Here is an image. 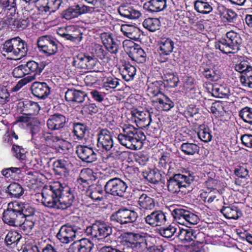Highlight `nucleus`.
<instances>
[{
	"label": "nucleus",
	"instance_id": "27",
	"mask_svg": "<svg viewBox=\"0 0 252 252\" xmlns=\"http://www.w3.org/2000/svg\"><path fill=\"white\" fill-rule=\"evenodd\" d=\"M101 180H98L95 186H91L87 190V195L94 201H100L103 199V190Z\"/></svg>",
	"mask_w": 252,
	"mask_h": 252
},
{
	"label": "nucleus",
	"instance_id": "9",
	"mask_svg": "<svg viewBox=\"0 0 252 252\" xmlns=\"http://www.w3.org/2000/svg\"><path fill=\"white\" fill-rule=\"evenodd\" d=\"M138 217V214L135 211L123 208L113 213L111 215L110 220L121 225H125L134 222Z\"/></svg>",
	"mask_w": 252,
	"mask_h": 252
},
{
	"label": "nucleus",
	"instance_id": "1",
	"mask_svg": "<svg viewBox=\"0 0 252 252\" xmlns=\"http://www.w3.org/2000/svg\"><path fill=\"white\" fill-rule=\"evenodd\" d=\"M44 197L48 207L65 210L72 205L75 199L74 190L68 186L56 182L44 190Z\"/></svg>",
	"mask_w": 252,
	"mask_h": 252
},
{
	"label": "nucleus",
	"instance_id": "35",
	"mask_svg": "<svg viewBox=\"0 0 252 252\" xmlns=\"http://www.w3.org/2000/svg\"><path fill=\"white\" fill-rule=\"evenodd\" d=\"M188 210L184 208H176L172 212L173 218L177 222L182 225H186L187 220Z\"/></svg>",
	"mask_w": 252,
	"mask_h": 252
},
{
	"label": "nucleus",
	"instance_id": "64",
	"mask_svg": "<svg viewBox=\"0 0 252 252\" xmlns=\"http://www.w3.org/2000/svg\"><path fill=\"white\" fill-rule=\"evenodd\" d=\"M81 111L86 114L93 115L97 112L98 109L95 104L89 103L84 105Z\"/></svg>",
	"mask_w": 252,
	"mask_h": 252
},
{
	"label": "nucleus",
	"instance_id": "62",
	"mask_svg": "<svg viewBox=\"0 0 252 252\" xmlns=\"http://www.w3.org/2000/svg\"><path fill=\"white\" fill-rule=\"evenodd\" d=\"M171 162L172 159L171 158V154L169 153L166 152L162 154L159 158L158 164L160 167L165 169Z\"/></svg>",
	"mask_w": 252,
	"mask_h": 252
},
{
	"label": "nucleus",
	"instance_id": "46",
	"mask_svg": "<svg viewBox=\"0 0 252 252\" xmlns=\"http://www.w3.org/2000/svg\"><path fill=\"white\" fill-rule=\"evenodd\" d=\"M39 240H34L32 243V252H57L56 250L50 245H47L46 247L42 248Z\"/></svg>",
	"mask_w": 252,
	"mask_h": 252
},
{
	"label": "nucleus",
	"instance_id": "43",
	"mask_svg": "<svg viewBox=\"0 0 252 252\" xmlns=\"http://www.w3.org/2000/svg\"><path fill=\"white\" fill-rule=\"evenodd\" d=\"M161 95V97L157 98L155 101L158 103L164 111H169L174 106V103L168 97Z\"/></svg>",
	"mask_w": 252,
	"mask_h": 252
},
{
	"label": "nucleus",
	"instance_id": "63",
	"mask_svg": "<svg viewBox=\"0 0 252 252\" xmlns=\"http://www.w3.org/2000/svg\"><path fill=\"white\" fill-rule=\"evenodd\" d=\"M45 65L43 63H38L32 61V73H34L32 75V81L40 75Z\"/></svg>",
	"mask_w": 252,
	"mask_h": 252
},
{
	"label": "nucleus",
	"instance_id": "54",
	"mask_svg": "<svg viewBox=\"0 0 252 252\" xmlns=\"http://www.w3.org/2000/svg\"><path fill=\"white\" fill-rule=\"evenodd\" d=\"M240 79L244 86L252 88V66L245 75H241Z\"/></svg>",
	"mask_w": 252,
	"mask_h": 252
},
{
	"label": "nucleus",
	"instance_id": "60",
	"mask_svg": "<svg viewBox=\"0 0 252 252\" xmlns=\"http://www.w3.org/2000/svg\"><path fill=\"white\" fill-rule=\"evenodd\" d=\"M17 6L11 7L9 9L4 10L6 14L4 22L6 24L9 23V21L16 19L18 17V13L16 12Z\"/></svg>",
	"mask_w": 252,
	"mask_h": 252
},
{
	"label": "nucleus",
	"instance_id": "57",
	"mask_svg": "<svg viewBox=\"0 0 252 252\" xmlns=\"http://www.w3.org/2000/svg\"><path fill=\"white\" fill-rule=\"evenodd\" d=\"M103 87L106 90L115 89L119 85V80L116 78L107 77L103 80Z\"/></svg>",
	"mask_w": 252,
	"mask_h": 252
},
{
	"label": "nucleus",
	"instance_id": "34",
	"mask_svg": "<svg viewBox=\"0 0 252 252\" xmlns=\"http://www.w3.org/2000/svg\"><path fill=\"white\" fill-rule=\"evenodd\" d=\"M180 149L186 155L193 156L199 153L200 147L195 143L187 142L181 144Z\"/></svg>",
	"mask_w": 252,
	"mask_h": 252
},
{
	"label": "nucleus",
	"instance_id": "11",
	"mask_svg": "<svg viewBox=\"0 0 252 252\" xmlns=\"http://www.w3.org/2000/svg\"><path fill=\"white\" fill-rule=\"evenodd\" d=\"M113 135L111 131L104 128L100 129L97 133V147L102 151H110L114 146Z\"/></svg>",
	"mask_w": 252,
	"mask_h": 252
},
{
	"label": "nucleus",
	"instance_id": "17",
	"mask_svg": "<svg viewBox=\"0 0 252 252\" xmlns=\"http://www.w3.org/2000/svg\"><path fill=\"white\" fill-rule=\"evenodd\" d=\"M94 246L89 239L82 238L73 242L68 248V252H91Z\"/></svg>",
	"mask_w": 252,
	"mask_h": 252
},
{
	"label": "nucleus",
	"instance_id": "29",
	"mask_svg": "<svg viewBox=\"0 0 252 252\" xmlns=\"http://www.w3.org/2000/svg\"><path fill=\"white\" fill-rule=\"evenodd\" d=\"M159 53L161 56H168L174 48V42L169 38H162L159 42Z\"/></svg>",
	"mask_w": 252,
	"mask_h": 252
},
{
	"label": "nucleus",
	"instance_id": "5",
	"mask_svg": "<svg viewBox=\"0 0 252 252\" xmlns=\"http://www.w3.org/2000/svg\"><path fill=\"white\" fill-rule=\"evenodd\" d=\"M194 180L193 172H185L184 174H174L167 179V189L172 193H182L184 192V189L189 187Z\"/></svg>",
	"mask_w": 252,
	"mask_h": 252
},
{
	"label": "nucleus",
	"instance_id": "10",
	"mask_svg": "<svg viewBox=\"0 0 252 252\" xmlns=\"http://www.w3.org/2000/svg\"><path fill=\"white\" fill-rule=\"evenodd\" d=\"M94 12V7H90L84 4H75L69 7L63 12V17L67 20H70L79 16Z\"/></svg>",
	"mask_w": 252,
	"mask_h": 252
},
{
	"label": "nucleus",
	"instance_id": "59",
	"mask_svg": "<svg viewBox=\"0 0 252 252\" xmlns=\"http://www.w3.org/2000/svg\"><path fill=\"white\" fill-rule=\"evenodd\" d=\"M136 50L133 54V59L138 63H143L146 62L147 55L141 48L134 49Z\"/></svg>",
	"mask_w": 252,
	"mask_h": 252
},
{
	"label": "nucleus",
	"instance_id": "26",
	"mask_svg": "<svg viewBox=\"0 0 252 252\" xmlns=\"http://www.w3.org/2000/svg\"><path fill=\"white\" fill-rule=\"evenodd\" d=\"M166 7V0H150L143 5L144 10L151 13L162 11Z\"/></svg>",
	"mask_w": 252,
	"mask_h": 252
},
{
	"label": "nucleus",
	"instance_id": "53",
	"mask_svg": "<svg viewBox=\"0 0 252 252\" xmlns=\"http://www.w3.org/2000/svg\"><path fill=\"white\" fill-rule=\"evenodd\" d=\"M251 65L247 61H241L240 63H237L235 64L234 68L236 71L240 72L242 75H245V73L251 68Z\"/></svg>",
	"mask_w": 252,
	"mask_h": 252
},
{
	"label": "nucleus",
	"instance_id": "44",
	"mask_svg": "<svg viewBox=\"0 0 252 252\" xmlns=\"http://www.w3.org/2000/svg\"><path fill=\"white\" fill-rule=\"evenodd\" d=\"M21 238V236L16 231L9 232L5 238L7 245H13V247H17L18 242Z\"/></svg>",
	"mask_w": 252,
	"mask_h": 252
},
{
	"label": "nucleus",
	"instance_id": "41",
	"mask_svg": "<svg viewBox=\"0 0 252 252\" xmlns=\"http://www.w3.org/2000/svg\"><path fill=\"white\" fill-rule=\"evenodd\" d=\"M143 26L149 31L154 32L159 29L160 22L157 18H149L144 20Z\"/></svg>",
	"mask_w": 252,
	"mask_h": 252
},
{
	"label": "nucleus",
	"instance_id": "40",
	"mask_svg": "<svg viewBox=\"0 0 252 252\" xmlns=\"http://www.w3.org/2000/svg\"><path fill=\"white\" fill-rule=\"evenodd\" d=\"M163 84L164 87L167 86L169 88H173L177 86L179 81V78L172 72H166L164 74Z\"/></svg>",
	"mask_w": 252,
	"mask_h": 252
},
{
	"label": "nucleus",
	"instance_id": "30",
	"mask_svg": "<svg viewBox=\"0 0 252 252\" xmlns=\"http://www.w3.org/2000/svg\"><path fill=\"white\" fill-rule=\"evenodd\" d=\"M113 149L111 154L106 157L103 158V161L106 163H109V161H112L116 159H120L124 158L126 154V152L124 150L123 147L118 145H115L113 147Z\"/></svg>",
	"mask_w": 252,
	"mask_h": 252
},
{
	"label": "nucleus",
	"instance_id": "49",
	"mask_svg": "<svg viewBox=\"0 0 252 252\" xmlns=\"http://www.w3.org/2000/svg\"><path fill=\"white\" fill-rule=\"evenodd\" d=\"M162 87H164V85L162 81H156L149 85L148 91L149 93L153 94V95L156 96L161 94Z\"/></svg>",
	"mask_w": 252,
	"mask_h": 252
},
{
	"label": "nucleus",
	"instance_id": "12",
	"mask_svg": "<svg viewBox=\"0 0 252 252\" xmlns=\"http://www.w3.org/2000/svg\"><path fill=\"white\" fill-rule=\"evenodd\" d=\"M100 38L103 44L109 52L115 55L117 54L121 44L120 40L116 37L113 36L112 34L106 32L101 33Z\"/></svg>",
	"mask_w": 252,
	"mask_h": 252
},
{
	"label": "nucleus",
	"instance_id": "19",
	"mask_svg": "<svg viewBox=\"0 0 252 252\" xmlns=\"http://www.w3.org/2000/svg\"><path fill=\"white\" fill-rule=\"evenodd\" d=\"M11 205L14 207L13 204H8L7 209L4 211L3 213V220L5 223L10 225H16V222H18V220L21 218L20 210L11 208Z\"/></svg>",
	"mask_w": 252,
	"mask_h": 252
},
{
	"label": "nucleus",
	"instance_id": "42",
	"mask_svg": "<svg viewBox=\"0 0 252 252\" xmlns=\"http://www.w3.org/2000/svg\"><path fill=\"white\" fill-rule=\"evenodd\" d=\"M220 212L226 218L229 219L236 220L239 217L238 209L236 207H223Z\"/></svg>",
	"mask_w": 252,
	"mask_h": 252
},
{
	"label": "nucleus",
	"instance_id": "3",
	"mask_svg": "<svg viewBox=\"0 0 252 252\" xmlns=\"http://www.w3.org/2000/svg\"><path fill=\"white\" fill-rule=\"evenodd\" d=\"M242 38L240 34L231 31L225 34V38H221L215 43L216 49L224 54H235L240 50Z\"/></svg>",
	"mask_w": 252,
	"mask_h": 252
},
{
	"label": "nucleus",
	"instance_id": "47",
	"mask_svg": "<svg viewBox=\"0 0 252 252\" xmlns=\"http://www.w3.org/2000/svg\"><path fill=\"white\" fill-rule=\"evenodd\" d=\"M87 130V127L84 124L77 123L73 125V133L78 140L82 139Z\"/></svg>",
	"mask_w": 252,
	"mask_h": 252
},
{
	"label": "nucleus",
	"instance_id": "31",
	"mask_svg": "<svg viewBox=\"0 0 252 252\" xmlns=\"http://www.w3.org/2000/svg\"><path fill=\"white\" fill-rule=\"evenodd\" d=\"M138 203L140 208L144 210H152L155 207L154 199L145 193H142L140 196Z\"/></svg>",
	"mask_w": 252,
	"mask_h": 252
},
{
	"label": "nucleus",
	"instance_id": "52",
	"mask_svg": "<svg viewBox=\"0 0 252 252\" xmlns=\"http://www.w3.org/2000/svg\"><path fill=\"white\" fill-rule=\"evenodd\" d=\"M152 239V238L144 239V247H146L147 251L148 252H163L165 249L162 245H155L151 243Z\"/></svg>",
	"mask_w": 252,
	"mask_h": 252
},
{
	"label": "nucleus",
	"instance_id": "15",
	"mask_svg": "<svg viewBox=\"0 0 252 252\" xmlns=\"http://www.w3.org/2000/svg\"><path fill=\"white\" fill-rule=\"evenodd\" d=\"M21 211V218H25L21 225L24 232L28 235L32 232V206L30 203H24Z\"/></svg>",
	"mask_w": 252,
	"mask_h": 252
},
{
	"label": "nucleus",
	"instance_id": "16",
	"mask_svg": "<svg viewBox=\"0 0 252 252\" xmlns=\"http://www.w3.org/2000/svg\"><path fill=\"white\" fill-rule=\"evenodd\" d=\"M67 122L65 116L56 113L51 115L47 121L48 128L51 130H58L63 128Z\"/></svg>",
	"mask_w": 252,
	"mask_h": 252
},
{
	"label": "nucleus",
	"instance_id": "18",
	"mask_svg": "<svg viewBox=\"0 0 252 252\" xmlns=\"http://www.w3.org/2000/svg\"><path fill=\"white\" fill-rule=\"evenodd\" d=\"M145 221L149 225L155 227L164 224L167 218L165 214L162 211H155L145 218Z\"/></svg>",
	"mask_w": 252,
	"mask_h": 252
},
{
	"label": "nucleus",
	"instance_id": "24",
	"mask_svg": "<svg viewBox=\"0 0 252 252\" xmlns=\"http://www.w3.org/2000/svg\"><path fill=\"white\" fill-rule=\"evenodd\" d=\"M70 163L64 159H59L53 162V169L56 175L67 177L69 175Z\"/></svg>",
	"mask_w": 252,
	"mask_h": 252
},
{
	"label": "nucleus",
	"instance_id": "7",
	"mask_svg": "<svg viewBox=\"0 0 252 252\" xmlns=\"http://www.w3.org/2000/svg\"><path fill=\"white\" fill-rule=\"evenodd\" d=\"M127 189V184L119 178L108 180L104 187L106 194L120 197H124L126 195Z\"/></svg>",
	"mask_w": 252,
	"mask_h": 252
},
{
	"label": "nucleus",
	"instance_id": "20",
	"mask_svg": "<svg viewBox=\"0 0 252 252\" xmlns=\"http://www.w3.org/2000/svg\"><path fill=\"white\" fill-rule=\"evenodd\" d=\"M41 185H38L37 183L32 182V200L34 203L41 202L45 206L48 207V204L46 203L44 197V190L47 187H50L51 185L43 186V181H42Z\"/></svg>",
	"mask_w": 252,
	"mask_h": 252
},
{
	"label": "nucleus",
	"instance_id": "25",
	"mask_svg": "<svg viewBox=\"0 0 252 252\" xmlns=\"http://www.w3.org/2000/svg\"><path fill=\"white\" fill-rule=\"evenodd\" d=\"M50 89L44 82H32V94L39 98H44L50 94Z\"/></svg>",
	"mask_w": 252,
	"mask_h": 252
},
{
	"label": "nucleus",
	"instance_id": "21",
	"mask_svg": "<svg viewBox=\"0 0 252 252\" xmlns=\"http://www.w3.org/2000/svg\"><path fill=\"white\" fill-rule=\"evenodd\" d=\"M42 162L40 158L34 155V159H32V182L37 183L38 185H41L42 181H44V176L41 173L42 171Z\"/></svg>",
	"mask_w": 252,
	"mask_h": 252
},
{
	"label": "nucleus",
	"instance_id": "50",
	"mask_svg": "<svg viewBox=\"0 0 252 252\" xmlns=\"http://www.w3.org/2000/svg\"><path fill=\"white\" fill-rule=\"evenodd\" d=\"M219 8L223 11V17L229 23H233L236 20L237 14L231 9L226 8L224 6L221 5Z\"/></svg>",
	"mask_w": 252,
	"mask_h": 252
},
{
	"label": "nucleus",
	"instance_id": "32",
	"mask_svg": "<svg viewBox=\"0 0 252 252\" xmlns=\"http://www.w3.org/2000/svg\"><path fill=\"white\" fill-rule=\"evenodd\" d=\"M120 71L123 78L126 81H129L133 79L136 69L134 66L126 63L121 66Z\"/></svg>",
	"mask_w": 252,
	"mask_h": 252
},
{
	"label": "nucleus",
	"instance_id": "36",
	"mask_svg": "<svg viewBox=\"0 0 252 252\" xmlns=\"http://www.w3.org/2000/svg\"><path fill=\"white\" fill-rule=\"evenodd\" d=\"M6 192L11 197L18 198L23 193V189L18 183H11L7 187Z\"/></svg>",
	"mask_w": 252,
	"mask_h": 252
},
{
	"label": "nucleus",
	"instance_id": "55",
	"mask_svg": "<svg viewBox=\"0 0 252 252\" xmlns=\"http://www.w3.org/2000/svg\"><path fill=\"white\" fill-rule=\"evenodd\" d=\"M198 138L204 142L207 143L212 139L211 131L208 128L200 129L197 132Z\"/></svg>",
	"mask_w": 252,
	"mask_h": 252
},
{
	"label": "nucleus",
	"instance_id": "37",
	"mask_svg": "<svg viewBox=\"0 0 252 252\" xmlns=\"http://www.w3.org/2000/svg\"><path fill=\"white\" fill-rule=\"evenodd\" d=\"M143 176L148 181L154 184H158L161 180V174L154 169L144 172Z\"/></svg>",
	"mask_w": 252,
	"mask_h": 252
},
{
	"label": "nucleus",
	"instance_id": "56",
	"mask_svg": "<svg viewBox=\"0 0 252 252\" xmlns=\"http://www.w3.org/2000/svg\"><path fill=\"white\" fill-rule=\"evenodd\" d=\"M138 31V29H136L134 27L128 25H123L121 27V31L124 34L130 39L135 38L134 32Z\"/></svg>",
	"mask_w": 252,
	"mask_h": 252
},
{
	"label": "nucleus",
	"instance_id": "58",
	"mask_svg": "<svg viewBox=\"0 0 252 252\" xmlns=\"http://www.w3.org/2000/svg\"><path fill=\"white\" fill-rule=\"evenodd\" d=\"M54 39L53 37L49 35H44L40 37L37 40L38 47L41 51L46 48V46L51 43V41Z\"/></svg>",
	"mask_w": 252,
	"mask_h": 252
},
{
	"label": "nucleus",
	"instance_id": "13",
	"mask_svg": "<svg viewBox=\"0 0 252 252\" xmlns=\"http://www.w3.org/2000/svg\"><path fill=\"white\" fill-rule=\"evenodd\" d=\"M76 229L75 226L65 224L63 225L57 234V238L62 243L68 244L76 237Z\"/></svg>",
	"mask_w": 252,
	"mask_h": 252
},
{
	"label": "nucleus",
	"instance_id": "51",
	"mask_svg": "<svg viewBox=\"0 0 252 252\" xmlns=\"http://www.w3.org/2000/svg\"><path fill=\"white\" fill-rule=\"evenodd\" d=\"M177 228L172 225L162 227L159 230V234L166 238H172L176 232Z\"/></svg>",
	"mask_w": 252,
	"mask_h": 252
},
{
	"label": "nucleus",
	"instance_id": "6",
	"mask_svg": "<svg viewBox=\"0 0 252 252\" xmlns=\"http://www.w3.org/2000/svg\"><path fill=\"white\" fill-rule=\"evenodd\" d=\"M113 229L103 220H96L90 226L87 227L86 233L98 240L108 241L112 234Z\"/></svg>",
	"mask_w": 252,
	"mask_h": 252
},
{
	"label": "nucleus",
	"instance_id": "22",
	"mask_svg": "<svg viewBox=\"0 0 252 252\" xmlns=\"http://www.w3.org/2000/svg\"><path fill=\"white\" fill-rule=\"evenodd\" d=\"M118 12L122 16L129 19H138L141 15L140 11L130 4H121L118 8Z\"/></svg>",
	"mask_w": 252,
	"mask_h": 252
},
{
	"label": "nucleus",
	"instance_id": "38",
	"mask_svg": "<svg viewBox=\"0 0 252 252\" xmlns=\"http://www.w3.org/2000/svg\"><path fill=\"white\" fill-rule=\"evenodd\" d=\"M239 115L247 124L246 126L252 129V108L248 107L242 108L239 111Z\"/></svg>",
	"mask_w": 252,
	"mask_h": 252
},
{
	"label": "nucleus",
	"instance_id": "61",
	"mask_svg": "<svg viewBox=\"0 0 252 252\" xmlns=\"http://www.w3.org/2000/svg\"><path fill=\"white\" fill-rule=\"evenodd\" d=\"M47 56H51L55 54L58 51V44L54 39L46 46V48L42 51Z\"/></svg>",
	"mask_w": 252,
	"mask_h": 252
},
{
	"label": "nucleus",
	"instance_id": "14",
	"mask_svg": "<svg viewBox=\"0 0 252 252\" xmlns=\"http://www.w3.org/2000/svg\"><path fill=\"white\" fill-rule=\"evenodd\" d=\"M76 153L83 162L92 163L97 160V154L93 148L79 145L76 148Z\"/></svg>",
	"mask_w": 252,
	"mask_h": 252
},
{
	"label": "nucleus",
	"instance_id": "33",
	"mask_svg": "<svg viewBox=\"0 0 252 252\" xmlns=\"http://www.w3.org/2000/svg\"><path fill=\"white\" fill-rule=\"evenodd\" d=\"M194 8L198 13L206 15L213 11L212 4L202 0H196L194 1Z\"/></svg>",
	"mask_w": 252,
	"mask_h": 252
},
{
	"label": "nucleus",
	"instance_id": "2",
	"mask_svg": "<svg viewBox=\"0 0 252 252\" xmlns=\"http://www.w3.org/2000/svg\"><path fill=\"white\" fill-rule=\"evenodd\" d=\"M28 51L27 43L19 37L6 40L3 45L2 53L10 60H18L25 56Z\"/></svg>",
	"mask_w": 252,
	"mask_h": 252
},
{
	"label": "nucleus",
	"instance_id": "28",
	"mask_svg": "<svg viewBox=\"0 0 252 252\" xmlns=\"http://www.w3.org/2000/svg\"><path fill=\"white\" fill-rule=\"evenodd\" d=\"M177 236L182 243H189L195 240L196 238V231L190 228L179 229Z\"/></svg>",
	"mask_w": 252,
	"mask_h": 252
},
{
	"label": "nucleus",
	"instance_id": "8",
	"mask_svg": "<svg viewBox=\"0 0 252 252\" xmlns=\"http://www.w3.org/2000/svg\"><path fill=\"white\" fill-rule=\"evenodd\" d=\"M138 237L140 235L132 232H125L122 234L120 237V242L126 248V251H133V250L142 251L144 248V239Z\"/></svg>",
	"mask_w": 252,
	"mask_h": 252
},
{
	"label": "nucleus",
	"instance_id": "45",
	"mask_svg": "<svg viewBox=\"0 0 252 252\" xmlns=\"http://www.w3.org/2000/svg\"><path fill=\"white\" fill-rule=\"evenodd\" d=\"M69 146L70 144L67 141L59 137L55 143L53 145L52 148L59 153L65 154L68 152Z\"/></svg>",
	"mask_w": 252,
	"mask_h": 252
},
{
	"label": "nucleus",
	"instance_id": "39",
	"mask_svg": "<svg viewBox=\"0 0 252 252\" xmlns=\"http://www.w3.org/2000/svg\"><path fill=\"white\" fill-rule=\"evenodd\" d=\"M72 60L71 64L75 68L78 69H86L87 56L83 54H80L74 57Z\"/></svg>",
	"mask_w": 252,
	"mask_h": 252
},
{
	"label": "nucleus",
	"instance_id": "48",
	"mask_svg": "<svg viewBox=\"0 0 252 252\" xmlns=\"http://www.w3.org/2000/svg\"><path fill=\"white\" fill-rule=\"evenodd\" d=\"M47 0H32V2L34 4V14L36 13L37 14L43 13V12H47L46 8H47Z\"/></svg>",
	"mask_w": 252,
	"mask_h": 252
},
{
	"label": "nucleus",
	"instance_id": "23",
	"mask_svg": "<svg viewBox=\"0 0 252 252\" xmlns=\"http://www.w3.org/2000/svg\"><path fill=\"white\" fill-rule=\"evenodd\" d=\"M87 98L86 93L80 90L68 89L65 93V98L68 102L81 103Z\"/></svg>",
	"mask_w": 252,
	"mask_h": 252
},
{
	"label": "nucleus",
	"instance_id": "4",
	"mask_svg": "<svg viewBox=\"0 0 252 252\" xmlns=\"http://www.w3.org/2000/svg\"><path fill=\"white\" fill-rule=\"evenodd\" d=\"M123 131L118 135L117 139L122 145L129 149H136L138 144L145 138L144 133L132 125L126 126Z\"/></svg>",
	"mask_w": 252,
	"mask_h": 252
}]
</instances>
